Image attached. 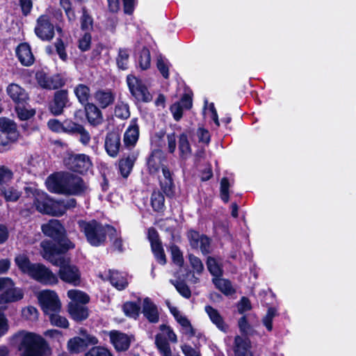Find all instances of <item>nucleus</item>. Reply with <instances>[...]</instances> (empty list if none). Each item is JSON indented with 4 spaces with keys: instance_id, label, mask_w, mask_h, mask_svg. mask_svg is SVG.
Wrapping results in <instances>:
<instances>
[{
    "instance_id": "nucleus-60",
    "label": "nucleus",
    "mask_w": 356,
    "mask_h": 356,
    "mask_svg": "<svg viewBox=\"0 0 356 356\" xmlns=\"http://www.w3.org/2000/svg\"><path fill=\"white\" fill-rule=\"evenodd\" d=\"M38 312L36 308L32 306L27 307L22 310V316L26 319L33 321L38 318Z\"/></svg>"
},
{
    "instance_id": "nucleus-49",
    "label": "nucleus",
    "mask_w": 356,
    "mask_h": 356,
    "mask_svg": "<svg viewBox=\"0 0 356 356\" xmlns=\"http://www.w3.org/2000/svg\"><path fill=\"white\" fill-rule=\"evenodd\" d=\"M139 306L133 302H128L124 304L123 311L124 314L130 317L136 318L139 313Z\"/></svg>"
},
{
    "instance_id": "nucleus-28",
    "label": "nucleus",
    "mask_w": 356,
    "mask_h": 356,
    "mask_svg": "<svg viewBox=\"0 0 356 356\" xmlns=\"http://www.w3.org/2000/svg\"><path fill=\"white\" fill-rule=\"evenodd\" d=\"M67 102V93L65 90H59L55 93L54 99L50 105L51 112L56 115L62 113Z\"/></svg>"
},
{
    "instance_id": "nucleus-54",
    "label": "nucleus",
    "mask_w": 356,
    "mask_h": 356,
    "mask_svg": "<svg viewBox=\"0 0 356 356\" xmlns=\"http://www.w3.org/2000/svg\"><path fill=\"white\" fill-rule=\"evenodd\" d=\"M229 183L226 177H223L220 181V197L223 202L229 201Z\"/></svg>"
},
{
    "instance_id": "nucleus-18",
    "label": "nucleus",
    "mask_w": 356,
    "mask_h": 356,
    "mask_svg": "<svg viewBox=\"0 0 356 356\" xmlns=\"http://www.w3.org/2000/svg\"><path fill=\"white\" fill-rule=\"evenodd\" d=\"M35 77L38 83L43 88L55 90L63 84L62 79L58 75L49 76L43 72H38Z\"/></svg>"
},
{
    "instance_id": "nucleus-46",
    "label": "nucleus",
    "mask_w": 356,
    "mask_h": 356,
    "mask_svg": "<svg viewBox=\"0 0 356 356\" xmlns=\"http://www.w3.org/2000/svg\"><path fill=\"white\" fill-rule=\"evenodd\" d=\"M16 111L19 118L22 120L30 119L35 115V110L26 108L24 104L16 106Z\"/></svg>"
},
{
    "instance_id": "nucleus-63",
    "label": "nucleus",
    "mask_w": 356,
    "mask_h": 356,
    "mask_svg": "<svg viewBox=\"0 0 356 356\" xmlns=\"http://www.w3.org/2000/svg\"><path fill=\"white\" fill-rule=\"evenodd\" d=\"M237 309L240 314H243L252 309L251 302L248 298L243 297L237 305Z\"/></svg>"
},
{
    "instance_id": "nucleus-36",
    "label": "nucleus",
    "mask_w": 356,
    "mask_h": 356,
    "mask_svg": "<svg viewBox=\"0 0 356 356\" xmlns=\"http://www.w3.org/2000/svg\"><path fill=\"white\" fill-rule=\"evenodd\" d=\"M15 261L19 269L23 273L26 274L27 275L32 270L33 266H34V265L35 264L31 263L29 257L25 254H18L15 257Z\"/></svg>"
},
{
    "instance_id": "nucleus-58",
    "label": "nucleus",
    "mask_w": 356,
    "mask_h": 356,
    "mask_svg": "<svg viewBox=\"0 0 356 356\" xmlns=\"http://www.w3.org/2000/svg\"><path fill=\"white\" fill-rule=\"evenodd\" d=\"M91 35L89 33H86L79 40V48L86 51L90 47Z\"/></svg>"
},
{
    "instance_id": "nucleus-51",
    "label": "nucleus",
    "mask_w": 356,
    "mask_h": 356,
    "mask_svg": "<svg viewBox=\"0 0 356 356\" xmlns=\"http://www.w3.org/2000/svg\"><path fill=\"white\" fill-rule=\"evenodd\" d=\"M85 356H113L111 351L102 346H95L87 352Z\"/></svg>"
},
{
    "instance_id": "nucleus-25",
    "label": "nucleus",
    "mask_w": 356,
    "mask_h": 356,
    "mask_svg": "<svg viewBox=\"0 0 356 356\" xmlns=\"http://www.w3.org/2000/svg\"><path fill=\"white\" fill-rule=\"evenodd\" d=\"M18 60L24 66H30L34 62V56L30 46L27 43H22L16 49Z\"/></svg>"
},
{
    "instance_id": "nucleus-52",
    "label": "nucleus",
    "mask_w": 356,
    "mask_h": 356,
    "mask_svg": "<svg viewBox=\"0 0 356 356\" xmlns=\"http://www.w3.org/2000/svg\"><path fill=\"white\" fill-rule=\"evenodd\" d=\"M13 177V173L11 170L4 165L0 166V185L8 183Z\"/></svg>"
},
{
    "instance_id": "nucleus-24",
    "label": "nucleus",
    "mask_w": 356,
    "mask_h": 356,
    "mask_svg": "<svg viewBox=\"0 0 356 356\" xmlns=\"http://www.w3.org/2000/svg\"><path fill=\"white\" fill-rule=\"evenodd\" d=\"M93 97L96 104L102 108H106L112 104L115 100V95L109 89L97 90L94 93Z\"/></svg>"
},
{
    "instance_id": "nucleus-23",
    "label": "nucleus",
    "mask_w": 356,
    "mask_h": 356,
    "mask_svg": "<svg viewBox=\"0 0 356 356\" xmlns=\"http://www.w3.org/2000/svg\"><path fill=\"white\" fill-rule=\"evenodd\" d=\"M192 106V99L188 95H184L181 100L170 106V111L176 121H179L183 115L184 110L190 109Z\"/></svg>"
},
{
    "instance_id": "nucleus-16",
    "label": "nucleus",
    "mask_w": 356,
    "mask_h": 356,
    "mask_svg": "<svg viewBox=\"0 0 356 356\" xmlns=\"http://www.w3.org/2000/svg\"><path fill=\"white\" fill-rule=\"evenodd\" d=\"M66 195H79L86 190V186L81 177L65 173Z\"/></svg>"
},
{
    "instance_id": "nucleus-5",
    "label": "nucleus",
    "mask_w": 356,
    "mask_h": 356,
    "mask_svg": "<svg viewBox=\"0 0 356 356\" xmlns=\"http://www.w3.org/2000/svg\"><path fill=\"white\" fill-rule=\"evenodd\" d=\"M162 154L160 152H154L147 161V166L151 174L158 172L160 168H162L163 178L160 179L161 187L163 193L168 195H173L174 184L170 170L163 163Z\"/></svg>"
},
{
    "instance_id": "nucleus-53",
    "label": "nucleus",
    "mask_w": 356,
    "mask_h": 356,
    "mask_svg": "<svg viewBox=\"0 0 356 356\" xmlns=\"http://www.w3.org/2000/svg\"><path fill=\"white\" fill-rule=\"evenodd\" d=\"M157 68L159 70V72L161 73L165 79H168L169 76V63L168 61L162 58L159 57L157 59Z\"/></svg>"
},
{
    "instance_id": "nucleus-35",
    "label": "nucleus",
    "mask_w": 356,
    "mask_h": 356,
    "mask_svg": "<svg viewBox=\"0 0 356 356\" xmlns=\"http://www.w3.org/2000/svg\"><path fill=\"white\" fill-rule=\"evenodd\" d=\"M188 134L184 132L179 138V150L180 156L183 159H187L191 154L192 150L188 139Z\"/></svg>"
},
{
    "instance_id": "nucleus-7",
    "label": "nucleus",
    "mask_w": 356,
    "mask_h": 356,
    "mask_svg": "<svg viewBox=\"0 0 356 356\" xmlns=\"http://www.w3.org/2000/svg\"><path fill=\"white\" fill-rule=\"evenodd\" d=\"M161 332L157 334L155 339V343L162 356H172L170 345L167 340L172 342H177L176 334L166 325H160Z\"/></svg>"
},
{
    "instance_id": "nucleus-17",
    "label": "nucleus",
    "mask_w": 356,
    "mask_h": 356,
    "mask_svg": "<svg viewBox=\"0 0 356 356\" xmlns=\"http://www.w3.org/2000/svg\"><path fill=\"white\" fill-rule=\"evenodd\" d=\"M65 180V173L51 175L46 181L47 189L51 193L66 195Z\"/></svg>"
},
{
    "instance_id": "nucleus-42",
    "label": "nucleus",
    "mask_w": 356,
    "mask_h": 356,
    "mask_svg": "<svg viewBox=\"0 0 356 356\" xmlns=\"http://www.w3.org/2000/svg\"><path fill=\"white\" fill-rule=\"evenodd\" d=\"M207 268L213 278L222 276V269L218 262L213 257H209L207 261Z\"/></svg>"
},
{
    "instance_id": "nucleus-55",
    "label": "nucleus",
    "mask_w": 356,
    "mask_h": 356,
    "mask_svg": "<svg viewBox=\"0 0 356 356\" xmlns=\"http://www.w3.org/2000/svg\"><path fill=\"white\" fill-rule=\"evenodd\" d=\"M81 125L72 122L70 120H66L63 122V132L68 134L76 133Z\"/></svg>"
},
{
    "instance_id": "nucleus-33",
    "label": "nucleus",
    "mask_w": 356,
    "mask_h": 356,
    "mask_svg": "<svg viewBox=\"0 0 356 356\" xmlns=\"http://www.w3.org/2000/svg\"><path fill=\"white\" fill-rule=\"evenodd\" d=\"M137 154L131 153L127 157L120 159L119 161V169L122 177H127L129 176L137 159Z\"/></svg>"
},
{
    "instance_id": "nucleus-14",
    "label": "nucleus",
    "mask_w": 356,
    "mask_h": 356,
    "mask_svg": "<svg viewBox=\"0 0 356 356\" xmlns=\"http://www.w3.org/2000/svg\"><path fill=\"white\" fill-rule=\"evenodd\" d=\"M65 163L69 169L79 173L87 172L92 165L90 158L86 154L71 156L65 160Z\"/></svg>"
},
{
    "instance_id": "nucleus-39",
    "label": "nucleus",
    "mask_w": 356,
    "mask_h": 356,
    "mask_svg": "<svg viewBox=\"0 0 356 356\" xmlns=\"http://www.w3.org/2000/svg\"><path fill=\"white\" fill-rule=\"evenodd\" d=\"M0 192L7 202H16L21 195V193L13 186L2 187L0 188Z\"/></svg>"
},
{
    "instance_id": "nucleus-22",
    "label": "nucleus",
    "mask_w": 356,
    "mask_h": 356,
    "mask_svg": "<svg viewBox=\"0 0 356 356\" xmlns=\"http://www.w3.org/2000/svg\"><path fill=\"white\" fill-rule=\"evenodd\" d=\"M105 149L112 157L117 156L120 147V136L117 132L108 133L105 139Z\"/></svg>"
},
{
    "instance_id": "nucleus-32",
    "label": "nucleus",
    "mask_w": 356,
    "mask_h": 356,
    "mask_svg": "<svg viewBox=\"0 0 356 356\" xmlns=\"http://www.w3.org/2000/svg\"><path fill=\"white\" fill-rule=\"evenodd\" d=\"M68 312L75 321H83L88 316V309L84 305L69 302Z\"/></svg>"
},
{
    "instance_id": "nucleus-13",
    "label": "nucleus",
    "mask_w": 356,
    "mask_h": 356,
    "mask_svg": "<svg viewBox=\"0 0 356 356\" xmlns=\"http://www.w3.org/2000/svg\"><path fill=\"white\" fill-rule=\"evenodd\" d=\"M35 33L42 40H50L54 35V27L50 22L49 16L42 15L37 19Z\"/></svg>"
},
{
    "instance_id": "nucleus-10",
    "label": "nucleus",
    "mask_w": 356,
    "mask_h": 356,
    "mask_svg": "<svg viewBox=\"0 0 356 356\" xmlns=\"http://www.w3.org/2000/svg\"><path fill=\"white\" fill-rule=\"evenodd\" d=\"M28 275L45 285H54L58 282L57 276L51 270L40 264H35Z\"/></svg>"
},
{
    "instance_id": "nucleus-50",
    "label": "nucleus",
    "mask_w": 356,
    "mask_h": 356,
    "mask_svg": "<svg viewBox=\"0 0 356 356\" xmlns=\"http://www.w3.org/2000/svg\"><path fill=\"white\" fill-rule=\"evenodd\" d=\"M129 63V52L127 49H120L117 58V64L119 68L126 70Z\"/></svg>"
},
{
    "instance_id": "nucleus-61",
    "label": "nucleus",
    "mask_w": 356,
    "mask_h": 356,
    "mask_svg": "<svg viewBox=\"0 0 356 356\" xmlns=\"http://www.w3.org/2000/svg\"><path fill=\"white\" fill-rule=\"evenodd\" d=\"M171 282L175 285L176 289L182 296L186 298L191 296V291L185 283L179 282L174 283L172 281H171Z\"/></svg>"
},
{
    "instance_id": "nucleus-41",
    "label": "nucleus",
    "mask_w": 356,
    "mask_h": 356,
    "mask_svg": "<svg viewBox=\"0 0 356 356\" xmlns=\"http://www.w3.org/2000/svg\"><path fill=\"white\" fill-rule=\"evenodd\" d=\"M137 63L142 70H146L150 67L151 56L148 49L143 48L137 58Z\"/></svg>"
},
{
    "instance_id": "nucleus-2",
    "label": "nucleus",
    "mask_w": 356,
    "mask_h": 356,
    "mask_svg": "<svg viewBox=\"0 0 356 356\" xmlns=\"http://www.w3.org/2000/svg\"><path fill=\"white\" fill-rule=\"evenodd\" d=\"M32 195L36 209L44 214L62 216L67 209L76 205V201L73 198L56 201L49 198L45 193L37 190L32 192Z\"/></svg>"
},
{
    "instance_id": "nucleus-56",
    "label": "nucleus",
    "mask_w": 356,
    "mask_h": 356,
    "mask_svg": "<svg viewBox=\"0 0 356 356\" xmlns=\"http://www.w3.org/2000/svg\"><path fill=\"white\" fill-rule=\"evenodd\" d=\"M152 250L154 254V257L157 261L164 265L166 262L165 255L164 254L163 249L162 248V245H158L156 246L155 245L152 248Z\"/></svg>"
},
{
    "instance_id": "nucleus-47",
    "label": "nucleus",
    "mask_w": 356,
    "mask_h": 356,
    "mask_svg": "<svg viewBox=\"0 0 356 356\" xmlns=\"http://www.w3.org/2000/svg\"><path fill=\"white\" fill-rule=\"evenodd\" d=\"M153 209L156 211H161L164 206V197L159 192H154L151 197Z\"/></svg>"
},
{
    "instance_id": "nucleus-26",
    "label": "nucleus",
    "mask_w": 356,
    "mask_h": 356,
    "mask_svg": "<svg viewBox=\"0 0 356 356\" xmlns=\"http://www.w3.org/2000/svg\"><path fill=\"white\" fill-rule=\"evenodd\" d=\"M250 348L251 343L248 338L241 336L235 337L234 347L235 356H252Z\"/></svg>"
},
{
    "instance_id": "nucleus-8",
    "label": "nucleus",
    "mask_w": 356,
    "mask_h": 356,
    "mask_svg": "<svg viewBox=\"0 0 356 356\" xmlns=\"http://www.w3.org/2000/svg\"><path fill=\"white\" fill-rule=\"evenodd\" d=\"M38 299L46 315L51 312H60L61 303L55 291L42 290L38 293Z\"/></svg>"
},
{
    "instance_id": "nucleus-40",
    "label": "nucleus",
    "mask_w": 356,
    "mask_h": 356,
    "mask_svg": "<svg viewBox=\"0 0 356 356\" xmlns=\"http://www.w3.org/2000/svg\"><path fill=\"white\" fill-rule=\"evenodd\" d=\"M74 93L81 104L86 106L87 104H89L90 89L88 86L83 84L78 85L74 88Z\"/></svg>"
},
{
    "instance_id": "nucleus-20",
    "label": "nucleus",
    "mask_w": 356,
    "mask_h": 356,
    "mask_svg": "<svg viewBox=\"0 0 356 356\" xmlns=\"http://www.w3.org/2000/svg\"><path fill=\"white\" fill-rule=\"evenodd\" d=\"M6 92L17 105L24 104L29 99L26 90L17 83L9 84L6 88Z\"/></svg>"
},
{
    "instance_id": "nucleus-15",
    "label": "nucleus",
    "mask_w": 356,
    "mask_h": 356,
    "mask_svg": "<svg viewBox=\"0 0 356 356\" xmlns=\"http://www.w3.org/2000/svg\"><path fill=\"white\" fill-rule=\"evenodd\" d=\"M110 341L117 351L127 350L133 337L118 330H111L108 332Z\"/></svg>"
},
{
    "instance_id": "nucleus-11",
    "label": "nucleus",
    "mask_w": 356,
    "mask_h": 356,
    "mask_svg": "<svg viewBox=\"0 0 356 356\" xmlns=\"http://www.w3.org/2000/svg\"><path fill=\"white\" fill-rule=\"evenodd\" d=\"M127 82L131 95L139 101L149 102L152 99V96L147 87L138 78L133 75L127 77Z\"/></svg>"
},
{
    "instance_id": "nucleus-34",
    "label": "nucleus",
    "mask_w": 356,
    "mask_h": 356,
    "mask_svg": "<svg viewBox=\"0 0 356 356\" xmlns=\"http://www.w3.org/2000/svg\"><path fill=\"white\" fill-rule=\"evenodd\" d=\"M67 297L70 299V302L75 304L86 305L90 300V297L87 293L77 289H70L67 292Z\"/></svg>"
},
{
    "instance_id": "nucleus-12",
    "label": "nucleus",
    "mask_w": 356,
    "mask_h": 356,
    "mask_svg": "<svg viewBox=\"0 0 356 356\" xmlns=\"http://www.w3.org/2000/svg\"><path fill=\"white\" fill-rule=\"evenodd\" d=\"M18 138L17 126L12 120L0 118V145L5 146Z\"/></svg>"
},
{
    "instance_id": "nucleus-19",
    "label": "nucleus",
    "mask_w": 356,
    "mask_h": 356,
    "mask_svg": "<svg viewBox=\"0 0 356 356\" xmlns=\"http://www.w3.org/2000/svg\"><path fill=\"white\" fill-rule=\"evenodd\" d=\"M24 293L21 289L14 286L13 282L10 280V284H7L6 287L0 294V304L13 302L22 299Z\"/></svg>"
},
{
    "instance_id": "nucleus-4",
    "label": "nucleus",
    "mask_w": 356,
    "mask_h": 356,
    "mask_svg": "<svg viewBox=\"0 0 356 356\" xmlns=\"http://www.w3.org/2000/svg\"><path fill=\"white\" fill-rule=\"evenodd\" d=\"M42 231L44 235L52 238L57 242L58 247H56L51 241L45 240V241H49L52 244L57 252L64 253L68 250L74 248V244L68 239L65 238V228L58 220L52 219L47 223L42 225ZM43 242H44V241H43L41 244Z\"/></svg>"
},
{
    "instance_id": "nucleus-29",
    "label": "nucleus",
    "mask_w": 356,
    "mask_h": 356,
    "mask_svg": "<svg viewBox=\"0 0 356 356\" xmlns=\"http://www.w3.org/2000/svg\"><path fill=\"white\" fill-rule=\"evenodd\" d=\"M85 111L88 122L92 126H98L103 122V115L99 108L94 104H87Z\"/></svg>"
},
{
    "instance_id": "nucleus-31",
    "label": "nucleus",
    "mask_w": 356,
    "mask_h": 356,
    "mask_svg": "<svg viewBox=\"0 0 356 356\" xmlns=\"http://www.w3.org/2000/svg\"><path fill=\"white\" fill-rule=\"evenodd\" d=\"M204 310L207 315L209 316L211 321L220 330L225 332L227 330V325L225 323L223 318L222 317L219 312L209 305L206 306Z\"/></svg>"
},
{
    "instance_id": "nucleus-45",
    "label": "nucleus",
    "mask_w": 356,
    "mask_h": 356,
    "mask_svg": "<svg viewBox=\"0 0 356 356\" xmlns=\"http://www.w3.org/2000/svg\"><path fill=\"white\" fill-rule=\"evenodd\" d=\"M277 315V309L275 307H270L265 316L262 318V323L268 331L273 330V320Z\"/></svg>"
},
{
    "instance_id": "nucleus-37",
    "label": "nucleus",
    "mask_w": 356,
    "mask_h": 356,
    "mask_svg": "<svg viewBox=\"0 0 356 356\" xmlns=\"http://www.w3.org/2000/svg\"><path fill=\"white\" fill-rule=\"evenodd\" d=\"M111 284L118 290L125 289L128 284L126 277L118 271H110Z\"/></svg>"
},
{
    "instance_id": "nucleus-1",
    "label": "nucleus",
    "mask_w": 356,
    "mask_h": 356,
    "mask_svg": "<svg viewBox=\"0 0 356 356\" xmlns=\"http://www.w3.org/2000/svg\"><path fill=\"white\" fill-rule=\"evenodd\" d=\"M43 257L49 261L53 265L58 266L60 279L73 286H79L81 283V273L79 268L70 264L69 258L57 252L52 244L49 241L42 243Z\"/></svg>"
},
{
    "instance_id": "nucleus-59",
    "label": "nucleus",
    "mask_w": 356,
    "mask_h": 356,
    "mask_svg": "<svg viewBox=\"0 0 356 356\" xmlns=\"http://www.w3.org/2000/svg\"><path fill=\"white\" fill-rule=\"evenodd\" d=\"M81 26L82 30L84 31H89L92 29V19L85 10H83L81 19Z\"/></svg>"
},
{
    "instance_id": "nucleus-44",
    "label": "nucleus",
    "mask_w": 356,
    "mask_h": 356,
    "mask_svg": "<svg viewBox=\"0 0 356 356\" xmlns=\"http://www.w3.org/2000/svg\"><path fill=\"white\" fill-rule=\"evenodd\" d=\"M238 325L241 332L245 335L251 336L255 333L253 327L248 322L246 316H243L239 318Z\"/></svg>"
},
{
    "instance_id": "nucleus-57",
    "label": "nucleus",
    "mask_w": 356,
    "mask_h": 356,
    "mask_svg": "<svg viewBox=\"0 0 356 356\" xmlns=\"http://www.w3.org/2000/svg\"><path fill=\"white\" fill-rule=\"evenodd\" d=\"M170 250L174 263L179 266H181L184 263V259L180 250L176 245H172Z\"/></svg>"
},
{
    "instance_id": "nucleus-62",
    "label": "nucleus",
    "mask_w": 356,
    "mask_h": 356,
    "mask_svg": "<svg viewBox=\"0 0 356 356\" xmlns=\"http://www.w3.org/2000/svg\"><path fill=\"white\" fill-rule=\"evenodd\" d=\"M189 261L194 271L197 273H200L202 271L204 266L201 260L198 257L190 254Z\"/></svg>"
},
{
    "instance_id": "nucleus-27",
    "label": "nucleus",
    "mask_w": 356,
    "mask_h": 356,
    "mask_svg": "<svg viewBox=\"0 0 356 356\" xmlns=\"http://www.w3.org/2000/svg\"><path fill=\"white\" fill-rule=\"evenodd\" d=\"M143 314L150 323H156L159 321V314L157 307L149 298L143 300Z\"/></svg>"
},
{
    "instance_id": "nucleus-38",
    "label": "nucleus",
    "mask_w": 356,
    "mask_h": 356,
    "mask_svg": "<svg viewBox=\"0 0 356 356\" xmlns=\"http://www.w3.org/2000/svg\"><path fill=\"white\" fill-rule=\"evenodd\" d=\"M213 282L222 293L225 295H230L234 292V289L232 286L231 282L220 277L218 278H213Z\"/></svg>"
},
{
    "instance_id": "nucleus-9",
    "label": "nucleus",
    "mask_w": 356,
    "mask_h": 356,
    "mask_svg": "<svg viewBox=\"0 0 356 356\" xmlns=\"http://www.w3.org/2000/svg\"><path fill=\"white\" fill-rule=\"evenodd\" d=\"M98 339L88 334L86 330H81L80 336L70 339L67 342L68 350L71 353H79L83 351L88 346L96 345Z\"/></svg>"
},
{
    "instance_id": "nucleus-21",
    "label": "nucleus",
    "mask_w": 356,
    "mask_h": 356,
    "mask_svg": "<svg viewBox=\"0 0 356 356\" xmlns=\"http://www.w3.org/2000/svg\"><path fill=\"white\" fill-rule=\"evenodd\" d=\"M191 245L193 248H200L203 253L209 252L210 241L208 237L204 235H200L198 232L191 231L188 234Z\"/></svg>"
},
{
    "instance_id": "nucleus-64",
    "label": "nucleus",
    "mask_w": 356,
    "mask_h": 356,
    "mask_svg": "<svg viewBox=\"0 0 356 356\" xmlns=\"http://www.w3.org/2000/svg\"><path fill=\"white\" fill-rule=\"evenodd\" d=\"M148 238L152 248L154 245L156 246L161 245V243L159 239V234L154 228H149L148 229Z\"/></svg>"
},
{
    "instance_id": "nucleus-6",
    "label": "nucleus",
    "mask_w": 356,
    "mask_h": 356,
    "mask_svg": "<svg viewBox=\"0 0 356 356\" xmlns=\"http://www.w3.org/2000/svg\"><path fill=\"white\" fill-rule=\"evenodd\" d=\"M78 224L90 244L93 246H99L104 243L106 240V227L95 220L90 222L79 220Z\"/></svg>"
},
{
    "instance_id": "nucleus-30",
    "label": "nucleus",
    "mask_w": 356,
    "mask_h": 356,
    "mask_svg": "<svg viewBox=\"0 0 356 356\" xmlns=\"http://www.w3.org/2000/svg\"><path fill=\"white\" fill-rule=\"evenodd\" d=\"M139 136V129L136 120H132L124 134V142L127 147L134 146Z\"/></svg>"
},
{
    "instance_id": "nucleus-43",
    "label": "nucleus",
    "mask_w": 356,
    "mask_h": 356,
    "mask_svg": "<svg viewBox=\"0 0 356 356\" xmlns=\"http://www.w3.org/2000/svg\"><path fill=\"white\" fill-rule=\"evenodd\" d=\"M53 325L66 328L69 325L68 321L66 318L59 315V312H51L47 314Z\"/></svg>"
},
{
    "instance_id": "nucleus-3",
    "label": "nucleus",
    "mask_w": 356,
    "mask_h": 356,
    "mask_svg": "<svg viewBox=\"0 0 356 356\" xmlns=\"http://www.w3.org/2000/svg\"><path fill=\"white\" fill-rule=\"evenodd\" d=\"M14 343L17 346L22 356H42L44 353L43 339L32 332L20 331L13 336Z\"/></svg>"
},
{
    "instance_id": "nucleus-48",
    "label": "nucleus",
    "mask_w": 356,
    "mask_h": 356,
    "mask_svg": "<svg viewBox=\"0 0 356 356\" xmlns=\"http://www.w3.org/2000/svg\"><path fill=\"white\" fill-rule=\"evenodd\" d=\"M115 115L121 119H127L130 115L129 108L127 104L118 103L115 108Z\"/></svg>"
}]
</instances>
